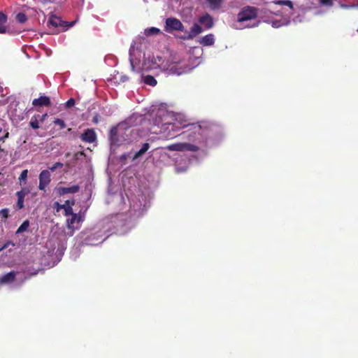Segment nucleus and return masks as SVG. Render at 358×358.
<instances>
[{"mask_svg":"<svg viewBox=\"0 0 358 358\" xmlns=\"http://www.w3.org/2000/svg\"><path fill=\"white\" fill-rule=\"evenodd\" d=\"M48 27L50 29V33L52 34H57L60 31H64L66 28L72 27L74 24V22H69L62 20L60 17L55 15H51L48 23Z\"/></svg>","mask_w":358,"mask_h":358,"instance_id":"f257e3e1","label":"nucleus"},{"mask_svg":"<svg viewBox=\"0 0 358 358\" xmlns=\"http://www.w3.org/2000/svg\"><path fill=\"white\" fill-rule=\"evenodd\" d=\"M54 205L57 211H59L60 208H64V215H71V217L66 221L69 229H72L76 222H78L81 220L80 217H78L77 214L73 213L72 207L69 205V201H66L64 204H59L58 202H55Z\"/></svg>","mask_w":358,"mask_h":358,"instance_id":"f03ea898","label":"nucleus"},{"mask_svg":"<svg viewBox=\"0 0 358 358\" xmlns=\"http://www.w3.org/2000/svg\"><path fill=\"white\" fill-rule=\"evenodd\" d=\"M259 9L254 6L243 7L237 15V22H243L257 17Z\"/></svg>","mask_w":358,"mask_h":358,"instance_id":"7ed1b4c3","label":"nucleus"},{"mask_svg":"<svg viewBox=\"0 0 358 358\" xmlns=\"http://www.w3.org/2000/svg\"><path fill=\"white\" fill-rule=\"evenodd\" d=\"M164 31L167 33L173 31H184L185 27L180 20L176 17H168L164 22Z\"/></svg>","mask_w":358,"mask_h":358,"instance_id":"20e7f679","label":"nucleus"},{"mask_svg":"<svg viewBox=\"0 0 358 358\" xmlns=\"http://www.w3.org/2000/svg\"><path fill=\"white\" fill-rule=\"evenodd\" d=\"M166 149L169 151H191V152H196L199 150V147L197 145L187 143H173L168 145Z\"/></svg>","mask_w":358,"mask_h":358,"instance_id":"39448f33","label":"nucleus"},{"mask_svg":"<svg viewBox=\"0 0 358 358\" xmlns=\"http://www.w3.org/2000/svg\"><path fill=\"white\" fill-rule=\"evenodd\" d=\"M176 131H177L176 126L171 123L162 124V127L159 130V132L163 134V137L166 139H172L176 137Z\"/></svg>","mask_w":358,"mask_h":358,"instance_id":"423d86ee","label":"nucleus"},{"mask_svg":"<svg viewBox=\"0 0 358 358\" xmlns=\"http://www.w3.org/2000/svg\"><path fill=\"white\" fill-rule=\"evenodd\" d=\"M189 66L180 62L178 64H173L169 66V71L171 74L180 76L183 73H185L189 71Z\"/></svg>","mask_w":358,"mask_h":358,"instance_id":"0eeeda50","label":"nucleus"},{"mask_svg":"<svg viewBox=\"0 0 358 358\" xmlns=\"http://www.w3.org/2000/svg\"><path fill=\"white\" fill-rule=\"evenodd\" d=\"M80 138L83 142L87 143H94L97 139L96 134L93 129H85Z\"/></svg>","mask_w":358,"mask_h":358,"instance_id":"6e6552de","label":"nucleus"},{"mask_svg":"<svg viewBox=\"0 0 358 358\" xmlns=\"http://www.w3.org/2000/svg\"><path fill=\"white\" fill-rule=\"evenodd\" d=\"M51 181L50 173L48 170L42 171L39 174L38 189L45 190Z\"/></svg>","mask_w":358,"mask_h":358,"instance_id":"1a4fd4ad","label":"nucleus"},{"mask_svg":"<svg viewBox=\"0 0 358 358\" xmlns=\"http://www.w3.org/2000/svg\"><path fill=\"white\" fill-rule=\"evenodd\" d=\"M202 31V27L197 23H194L190 28L189 34L187 36H182L181 38L183 40H192Z\"/></svg>","mask_w":358,"mask_h":358,"instance_id":"9d476101","label":"nucleus"},{"mask_svg":"<svg viewBox=\"0 0 358 358\" xmlns=\"http://www.w3.org/2000/svg\"><path fill=\"white\" fill-rule=\"evenodd\" d=\"M80 187L78 185H74L71 187H57V191L59 196H63L67 194L77 193Z\"/></svg>","mask_w":358,"mask_h":358,"instance_id":"9b49d317","label":"nucleus"},{"mask_svg":"<svg viewBox=\"0 0 358 358\" xmlns=\"http://www.w3.org/2000/svg\"><path fill=\"white\" fill-rule=\"evenodd\" d=\"M199 22L203 24L207 29H211L214 25L213 18L208 13L200 16L199 17Z\"/></svg>","mask_w":358,"mask_h":358,"instance_id":"f8f14e48","label":"nucleus"},{"mask_svg":"<svg viewBox=\"0 0 358 358\" xmlns=\"http://www.w3.org/2000/svg\"><path fill=\"white\" fill-rule=\"evenodd\" d=\"M32 105L35 107L50 106L51 102L48 96H41L39 98L34 99L32 101Z\"/></svg>","mask_w":358,"mask_h":358,"instance_id":"ddd939ff","label":"nucleus"},{"mask_svg":"<svg viewBox=\"0 0 358 358\" xmlns=\"http://www.w3.org/2000/svg\"><path fill=\"white\" fill-rule=\"evenodd\" d=\"M15 277L16 273L15 271H10L0 277V285L13 282L15 280Z\"/></svg>","mask_w":358,"mask_h":358,"instance_id":"4468645a","label":"nucleus"},{"mask_svg":"<svg viewBox=\"0 0 358 358\" xmlns=\"http://www.w3.org/2000/svg\"><path fill=\"white\" fill-rule=\"evenodd\" d=\"M200 44L203 46H210L215 43V37L213 34H209L202 37L199 41Z\"/></svg>","mask_w":358,"mask_h":358,"instance_id":"2eb2a0df","label":"nucleus"},{"mask_svg":"<svg viewBox=\"0 0 358 358\" xmlns=\"http://www.w3.org/2000/svg\"><path fill=\"white\" fill-rule=\"evenodd\" d=\"M7 16L3 12L0 11V34H5L6 32V23L7 22Z\"/></svg>","mask_w":358,"mask_h":358,"instance_id":"dca6fc26","label":"nucleus"},{"mask_svg":"<svg viewBox=\"0 0 358 358\" xmlns=\"http://www.w3.org/2000/svg\"><path fill=\"white\" fill-rule=\"evenodd\" d=\"M209 7L213 10H219L223 3V0H206Z\"/></svg>","mask_w":358,"mask_h":358,"instance_id":"f3484780","label":"nucleus"},{"mask_svg":"<svg viewBox=\"0 0 358 358\" xmlns=\"http://www.w3.org/2000/svg\"><path fill=\"white\" fill-rule=\"evenodd\" d=\"M142 78H143V82L146 85H150L152 87L155 86L157 83L156 79L152 76H150V75L142 76Z\"/></svg>","mask_w":358,"mask_h":358,"instance_id":"a211bd4d","label":"nucleus"},{"mask_svg":"<svg viewBox=\"0 0 358 358\" xmlns=\"http://www.w3.org/2000/svg\"><path fill=\"white\" fill-rule=\"evenodd\" d=\"M38 118L39 115H34L31 117L29 125L33 129H38L40 127Z\"/></svg>","mask_w":358,"mask_h":358,"instance_id":"6ab92c4d","label":"nucleus"},{"mask_svg":"<svg viewBox=\"0 0 358 358\" xmlns=\"http://www.w3.org/2000/svg\"><path fill=\"white\" fill-rule=\"evenodd\" d=\"M110 140L112 143H115L118 140L117 129L113 127L110 129L109 133Z\"/></svg>","mask_w":358,"mask_h":358,"instance_id":"aec40b11","label":"nucleus"},{"mask_svg":"<svg viewBox=\"0 0 358 358\" xmlns=\"http://www.w3.org/2000/svg\"><path fill=\"white\" fill-rule=\"evenodd\" d=\"M16 196L17 198V203H16V208L17 210L22 209L24 208V196H23L22 194H19L16 192Z\"/></svg>","mask_w":358,"mask_h":358,"instance_id":"412c9836","label":"nucleus"},{"mask_svg":"<svg viewBox=\"0 0 358 358\" xmlns=\"http://www.w3.org/2000/svg\"><path fill=\"white\" fill-rule=\"evenodd\" d=\"M273 3L279 6H287L289 8L293 9V3L290 0H279L273 1Z\"/></svg>","mask_w":358,"mask_h":358,"instance_id":"4be33fe9","label":"nucleus"},{"mask_svg":"<svg viewBox=\"0 0 358 358\" xmlns=\"http://www.w3.org/2000/svg\"><path fill=\"white\" fill-rule=\"evenodd\" d=\"M160 33V29L156 27H150L145 30V34L147 36L157 35Z\"/></svg>","mask_w":358,"mask_h":358,"instance_id":"5701e85b","label":"nucleus"},{"mask_svg":"<svg viewBox=\"0 0 358 358\" xmlns=\"http://www.w3.org/2000/svg\"><path fill=\"white\" fill-rule=\"evenodd\" d=\"M29 227V222L28 220H25L22 222V224L19 227L16 233L20 234L23 231H25L28 227Z\"/></svg>","mask_w":358,"mask_h":358,"instance_id":"b1692460","label":"nucleus"},{"mask_svg":"<svg viewBox=\"0 0 358 358\" xmlns=\"http://www.w3.org/2000/svg\"><path fill=\"white\" fill-rule=\"evenodd\" d=\"M289 23V21L287 22H285V21L282 20H272L271 21V26L274 28H278L283 25L287 24Z\"/></svg>","mask_w":358,"mask_h":358,"instance_id":"393cba45","label":"nucleus"},{"mask_svg":"<svg viewBox=\"0 0 358 358\" xmlns=\"http://www.w3.org/2000/svg\"><path fill=\"white\" fill-rule=\"evenodd\" d=\"M27 174H28V171L27 169L23 170L21 172L20 176L19 177L20 185H22V183L24 185L25 184V182L27 181Z\"/></svg>","mask_w":358,"mask_h":358,"instance_id":"a878e982","label":"nucleus"},{"mask_svg":"<svg viewBox=\"0 0 358 358\" xmlns=\"http://www.w3.org/2000/svg\"><path fill=\"white\" fill-rule=\"evenodd\" d=\"M16 20L20 23H24L27 20V17L24 13H19L16 15Z\"/></svg>","mask_w":358,"mask_h":358,"instance_id":"bb28decb","label":"nucleus"},{"mask_svg":"<svg viewBox=\"0 0 358 358\" xmlns=\"http://www.w3.org/2000/svg\"><path fill=\"white\" fill-rule=\"evenodd\" d=\"M9 216V209L8 208H3L0 210V217L6 220Z\"/></svg>","mask_w":358,"mask_h":358,"instance_id":"cd10ccee","label":"nucleus"},{"mask_svg":"<svg viewBox=\"0 0 358 358\" xmlns=\"http://www.w3.org/2000/svg\"><path fill=\"white\" fill-rule=\"evenodd\" d=\"M53 122L55 124L58 125L61 129H64L66 127L65 122L59 118H56Z\"/></svg>","mask_w":358,"mask_h":358,"instance_id":"c85d7f7f","label":"nucleus"},{"mask_svg":"<svg viewBox=\"0 0 358 358\" xmlns=\"http://www.w3.org/2000/svg\"><path fill=\"white\" fill-rule=\"evenodd\" d=\"M31 192L30 188L29 187H23L20 191H17V192L19 194H22L23 196H26L28 194H29Z\"/></svg>","mask_w":358,"mask_h":358,"instance_id":"c756f323","label":"nucleus"},{"mask_svg":"<svg viewBox=\"0 0 358 358\" xmlns=\"http://www.w3.org/2000/svg\"><path fill=\"white\" fill-rule=\"evenodd\" d=\"M208 129V126L207 124H198V125H195L194 126V129L196 131H201L203 129Z\"/></svg>","mask_w":358,"mask_h":358,"instance_id":"7c9ffc66","label":"nucleus"},{"mask_svg":"<svg viewBox=\"0 0 358 358\" xmlns=\"http://www.w3.org/2000/svg\"><path fill=\"white\" fill-rule=\"evenodd\" d=\"M63 164L61 163V162H56L52 166L50 167V170L51 171H55L56 169H59V168H62L63 167Z\"/></svg>","mask_w":358,"mask_h":358,"instance_id":"2f4dec72","label":"nucleus"},{"mask_svg":"<svg viewBox=\"0 0 358 358\" xmlns=\"http://www.w3.org/2000/svg\"><path fill=\"white\" fill-rule=\"evenodd\" d=\"M320 3L326 6H333V1L332 0H318Z\"/></svg>","mask_w":358,"mask_h":358,"instance_id":"473e14b6","label":"nucleus"},{"mask_svg":"<svg viewBox=\"0 0 358 358\" xmlns=\"http://www.w3.org/2000/svg\"><path fill=\"white\" fill-rule=\"evenodd\" d=\"M146 152L143 149H140L138 152H136L133 157L134 159H136L144 155Z\"/></svg>","mask_w":358,"mask_h":358,"instance_id":"72a5a7b5","label":"nucleus"},{"mask_svg":"<svg viewBox=\"0 0 358 358\" xmlns=\"http://www.w3.org/2000/svg\"><path fill=\"white\" fill-rule=\"evenodd\" d=\"M146 152L143 149H140L138 152H136L133 157L134 159H136L144 155Z\"/></svg>","mask_w":358,"mask_h":358,"instance_id":"f704fd0d","label":"nucleus"},{"mask_svg":"<svg viewBox=\"0 0 358 358\" xmlns=\"http://www.w3.org/2000/svg\"><path fill=\"white\" fill-rule=\"evenodd\" d=\"M146 152L143 149H140L138 152H136L133 157L134 159H136L144 155Z\"/></svg>","mask_w":358,"mask_h":358,"instance_id":"c9c22d12","label":"nucleus"},{"mask_svg":"<svg viewBox=\"0 0 358 358\" xmlns=\"http://www.w3.org/2000/svg\"><path fill=\"white\" fill-rule=\"evenodd\" d=\"M75 99L73 98L69 99L65 103L66 108H71L75 105Z\"/></svg>","mask_w":358,"mask_h":358,"instance_id":"e433bc0d","label":"nucleus"},{"mask_svg":"<svg viewBox=\"0 0 358 358\" xmlns=\"http://www.w3.org/2000/svg\"><path fill=\"white\" fill-rule=\"evenodd\" d=\"M9 137V132L7 130H4L3 136H0V142L4 143L5 141Z\"/></svg>","mask_w":358,"mask_h":358,"instance_id":"4c0bfd02","label":"nucleus"},{"mask_svg":"<svg viewBox=\"0 0 358 358\" xmlns=\"http://www.w3.org/2000/svg\"><path fill=\"white\" fill-rule=\"evenodd\" d=\"M9 245H13L14 246L15 244L10 241H7L6 243L3 244V245L1 247V250H3V249H6L7 248Z\"/></svg>","mask_w":358,"mask_h":358,"instance_id":"58836bf2","label":"nucleus"},{"mask_svg":"<svg viewBox=\"0 0 358 358\" xmlns=\"http://www.w3.org/2000/svg\"><path fill=\"white\" fill-rule=\"evenodd\" d=\"M99 120H100V115L96 113L94 117H93V119H92V122L94 123V124H98L99 122Z\"/></svg>","mask_w":358,"mask_h":358,"instance_id":"ea45409f","label":"nucleus"},{"mask_svg":"<svg viewBox=\"0 0 358 358\" xmlns=\"http://www.w3.org/2000/svg\"><path fill=\"white\" fill-rule=\"evenodd\" d=\"M120 82L124 83L129 80V77L126 75L121 76L119 78Z\"/></svg>","mask_w":358,"mask_h":358,"instance_id":"a19ab883","label":"nucleus"},{"mask_svg":"<svg viewBox=\"0 0 358 358\" xmlns=\"http://www.w3.org/2000/svg\"><path fill=\"white\" fill-rule=\"evenodd\" d=\"M48 117V114L47 113H45L42 115H39V118H38V120L41 122H43L45 121V120L46 119V117Z\"/></svg>","mask_w":358,"mask_h":358,"instance_id":"79ce46f5","label":"nucleus"},{"mask_svg":"<svg viewBox=\"0 0 358 358\" xmlns=\"http://www.w3.org/2000/svg\"><path fill=\"white\" fill-rule=\"evenodd\" d=\"M150 148V145L148 143H145L143 144L141 149L147 152Z\"/></svg>","mask_w":358,"mask_h":358,"instance_id":"37998d69","label":"nucleus"},{"mask_svg":"<svg viewBox=\"0 0 358 358\" xmlns=\"http://www.w3.org/2000/svg\"><path fill=\"white\" fill-rule=\"evenodd\" d=\"M55 0H42V2L43 3H52L54 2Z\"/></svg>","mask_w":358,"mask_h":358,"instance_id":"c03bdc74","label":"nucleus"},{"mask_svg":"<svg viewBox=\"0 0 358 358\" xmlns=\"http://www.w3.org/2000/svg\"><path fill=\"white\" fill-rule=\"evenodd\" d=\"M0 152H4V149L2 148L1 145H0Z\"/></svg>","mask_w":358,"mask_h":358,"instance_id":"a18cd8bd","label":"nucleus"},{"mask_svg":"<svg viewBox=\"0 0 358 358\" xmlns=\"http://www.w3.org/2000/svg\"><path fill=\"white\" fill-rule=\"evenodd\" d=\"M131 69L133 71L134 70V66L133 63H131Z\"/></svg>","mask_w":358,"mask_h":358,"instance_id":"49530a36","label":"nucleus"},{"mask_svg":"<svg viewBox=\"0 0 358 358\" xmlns=\"http://www.w3.org/2000/svg\"><path fill=\"white\" fill-rule=\"evenodd\" d=\"M258 24H259V22H258V23H257L256 24H255L253 27L258 26Z\"/></svg>","mask_w":358,"mask_h":358,"instance_id":"de8ad7c7","label":"nucleus"},{"mask_svg":"<svg viewBox=\"0 0 358 358\" xmlns=\"http://www.w3.org/2000/svg\"><path fill=\"white\" fill-rule=\"evenodd\" d=\"M73 204H74V201H72L71 205H73Z\"/></svg>","mask_w":358,"mask_h":358,"instance_id":"09e8293b","label":"nucleus"},{"mask_svg":"<svg viewBox=\"0 0 358 358\" xmlns=\"http://www.w3.org/2000/svg\"><path fill=\"white\" fill-rule=\"evenodd\" d=\"M1 131H2V129H1V127H0V133L1 132Z\"/></svg>","mask_w":358,"mask_h":358,"instance_id":"8fccbe9b","label":"nucleus"},{"mask_svg":"<svg viewBox=\"0 0 358 358\" xmlns=\"http://www.w3.org/2000/svg\"><path fill=\"white\" fill-rule=\"evenodd\" d=\"M357 31H358V29H357Z\"/></svg>","mask_w":358,"mask_h":358,"instance_id":"3c124183","label":"nucleus"}]
</instances>
